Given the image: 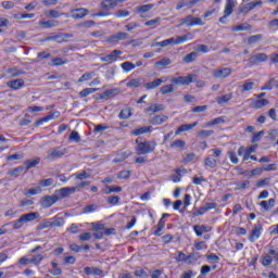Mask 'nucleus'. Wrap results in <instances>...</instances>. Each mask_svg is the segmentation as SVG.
I'll return each instance as SVG.
<instances>
[{
    "instance_id": "nucleus-1",
    "label": "nucleus",
    "mask_w": 278,
    "mask_h": 278,
    "mask_svg": "<svg viewBox=\"0 0 278 278\" xmlns=\"http://www.w3.org/2000/svg\"><path fill=\"white\" fill-rule=\"evenodd\" d=\"M155 147H157V143H155V141H144L138 143V146L136 147V151L138 155H147V153L155 151Z\"/></svg>"
},
{
    "instance_id": "nucleus-2",
    "label": "nucleus",
    "mask_w": 278,
    "mask_h": 278,
    "mask_svg": "<svg viewBox=\"0 0 278 278\" xmlns=\"http://www.w3.org/2000/svg\"><path fill=\"white\" fill-rule=\"evenodd\" d=\"M194 81V74H188L187 76H176L170 78V84L175 86H190Z\"/></svg>"
},
{
    "instance_id": "nucleus-3",
    "label": "nucleus",
    "mask_w": 278,
    "mask_h": 278,
    "mask_svg": "<svg viewBox=\"0 0 278 278\" xmlns=\"http://www.w3.org/2000/svg\"><path fill=\"white\" fill-rule=\"evenodd\" d=\"M233 8H236V1L233 0H226L225 9H224V16L219 18V23L225 25L227 23L228 16L233 14Z\"/></svg>"
},
{
    "instance_id": "nucleus-4",
    "label": "nucleus",
    "mask_w": 278,
    "mask_h": 278,
    "mask_svg": "<svg viewBox=\"0 0 278 278\" xmlns=\"http://www.w3.org/2000/svg\"><path fill=\"white\" fill-rule=\"evenodd\" d=\"M180 25H186V27H194L195 25H203V20L201 17L189 15L180 20Z\"/></svg>"
},
{
    "instance_id": "nucleus-5",
    "label": "nucleus",
    "mask_w": 278,
    "mask_h": 278,
    "mask_svg": "<svg viewBox=\"0 0 278 278\" xmlns=\"http://www.w3.org/2000/svg\"><path fill=\"white\" fill-rule=\"evenodd\" d=\"M121 55H123L121 50H114L110 54L102 55L100 60L101 62H108L109 64H112V62H116Z\"/></svg>"
},
{
    "instance_id": "nucleus-6",
    "label": "nucleus",
    "mask_w": 278,
    "mask_h": 278,
    "mask_svg": "<svg viewBox=\"0 0 278 278\" xmlns=\"http://www.w3.org/2000/svg\"><path fill=\"white\" fill-rule=\"evenodd\" d=\"M75 192H77V187H63L56 191V197L58 199H66V197H71Z\"/></svg>"
},
{
    "instance_id": "nucleus-7",
    "label": "nucleus",
    "mask_w": 278,
    "mask_h": 278,
    "mask_svg": "<svg viewBox=\"0 0 278 278\" xmlns=\"http://www.w3.org/2000/svg\"><path fill=\"white\" fill-rule=\"evenodd\" d=\"M62 155H66V149L59 147L46 155V160H55L58 157H62Z\"/></svg>"
},
{
    "instance_id": "nucleus-8",
    "label": "nucleus",
    "mask_w": 278,
    "mask_h": 278,
    "mask_svg": "<svg viewBox=\"0 0 278 278\" xmlns=\"http://www.w3.org/2000/svg\"><path fill=\"white\" fill-rule=\"evenodd\" d=\"M231 75V68L229 67H224L219 70L213 71V77L216 79H223L225 77H229Z\"/></svg>"
},
{
    "instance_id": "nucleus-9",
    "label": "nucleus",
    "mask_w": 278,
    "mask_h": 278,
    "mask_svg": "<svg viewBox=\"0 0 278 278\" xmlns=\"http://www.w3.org/2000/svg\"><path fill=\"white\" fill-rule=\"evenodd\" d=\"M56 201H58V197L47 195L41 199L40 205L41 207L47 210V207H51V205L55 204Z\"/></svg>"
},
{
    "instance_id": "nucleus-10",
    "label": "nucleus",
    "mask_w": 278,
    "mask_h": 278,
    "mask_svg": "<svg viewBox=\"0 0 278 278\" xmlns=\"http://www.w3.org/2000/svg\"><path fill=\"white\" fill-rule=\"evenodd\" d=\"M125 0H104L101 2L102 10H114L118 3H123Z\"/></svg>"
},
{
    "instance_id": "nucleus-11",
    "label": "nucleus",
    "mask_w": 278,
    "mask_h": 278,
    "mask_svg": "<svg viewBox=\"0 0 278 278\" xmlns=\"http://www.w3.org/2000/svg\"><path fill=\"white\" fill-rule=\"evenodd\" d=\"M260 236H262V225H256L253 229L251 235L249 236L250 242H255L260 240Z\"/></svg>"
},
{
    "instance_id": "nucleus-12",
    "label": "nucleus",
    "mask_w": 278,
    "mask_h": 278,
    "mask_svg": "<svg viewBox=\"0 0 278 278\" xmlns=\"http://www.w3.org/2000/svg\"><path fill=\"white\" fill-rule=\"evenodd\" d=\"M7 86L12 88V90H21L25 86V81L23 79L9 80Z\"/></svg>"
},
{
    "instance_id": "nucleus-13",
    "label": "nucleus",
    "mask_w": 278,
    "mask_h": 278,
    "mask_svg": "<svg viewBox=\"0 0 278 278\" xmlns=\"http://www.w3.org/2000/svg\"><path fill=\"white\" fill-rule=\"evenodd\" d=\"M40 214L37 212L27 213L22 215L20 218H22L23 224L31 223V220H36V218H39Z\"/></svg>"
},
{
    "instance_id": "nucleus-14",
    "label": "nucleus",
    "mask_w": 278,
    "mask_h": 278,
    "mask_svg": "<svg viewBox=\"0 0 278 278\" xmlns=\"http://www.w3.org/2000/svg\"><path fill=\"white\" fill-rule=\"evenodd\" d=\"M88 14V10L80 8V9H74L71 12L72 18H84Z\"/></svg>"
},
{
    "instance_id": "nucleus-15",
    "label": "nucleus",
    "mask_w": 278,
    "mask_h": 278,
    "mask_svg": "<svg viewBox=\"0 0 278 278\" xmlns=\"http://www.w3.org/2000/svg\"><path fill=\"white\" fill-rule=\"evenodd\" d=\"M251 101V108H253L254 110H261V108H266V105L268 104V100L267 99H261V100H248Z\"/></svg>"
},
{
    "instance_id": "nucleus-16",
    "label": "nucleus",
    "mask_w": 278,
    "mask_h": 278,
    "mask_svg": "<svg viewBox=\"0 0 278 278\" xmlns=\"http://www.w3.org/2000/svg\"><path fill=\"white\" fill-rule=\"evenodd\" d=\"M199 125V122H194L192 124H184L176 130V136H179V134H184V131H190V129H194Z\"/></svg>"
},
{
    "instance_id": "nucleus-17",
    "label": "nucleus",
    "mask_w": 278,
    "mask_h": 278,
    "mask_svg": "<svg viewBox=\"0 0 278 278\" xmlns=\"http://www.w3.org/2000/svg\"><path fill=\"white\" fill-rule=\"evenodd\" d=\"M162 84H164V80L162 78H156L151 83H147L144 85V88L147 90H155V88H160V86H162Z\"/></svg>"
},
{
    "instance_id": "nucleus-18",
    "label": "nucleus",
    "mask_w": 278,
    "mask_h": 278,
    "mask_svg": "<svg viewBox=\"0 0 278 278\" xmlns=\"http://www.w3.org/2000/svg\"><path fill=\"white\" fill-rule=\"evenodd\" d=\"M175 39H176V45H184V42L194 40V35H192L191 33H188L184 36H177L175 37Z\"/></svg>"
},
{
    "instance_id": "nucleus-19",
    "label": "nucleus",
    "mask_w": 278,
    "mask_h": 278,
    "mask_svg": "<svg viewBox=\"0 0 278 278\" xmlns=\"http://www.w3.org/2000/svg\"><path fill=\"white\" fill-rule=\"evenodd\" d=\"M53 118H60V112H54L52 114H49L48 116L39 119L36 125L40 126V125H45V123H49V121H53Z\"/></svg>"
},
{
    "instance_id": "nucleus-20",
    "label": "nucleus",
    "mask_w": 278,
    "mask_h": 278,
    "mask_svg": "<svg viewBox=\"0 0 278 278\" xmlns=\"http://www.w3.org/2000/svg\"><path fill=\"white\" fill-rule=\"evenodd\" d=\"M255 88V83L251 80H245L241 86V92L244 94L251 92Z\"/></svg>"
},
{
    "instance_id": "nucleus-21",
    "label": "nucleus",
    "mask_w": 278,
    "mask_h": 278,
    "mask_svg": "<svg viewBox=\"0 0 278 278\" xmlns=\"http://www.w3.org/2000/svg\"><path fill=\"white\" fill-rule=\"evenodd\" d=\"M113 192H123V188L118 186H106L102 189L103 194H112Z\"/></svg>"
},
{
    "instance_id": "nucleus-22",
    "label": "nucleus",
    "mask_w": 278,
    "mask_h": 278,
    "mask_svg": "<svg viewBox=\"0 0 278 278\" xmlns=\"http://www.w3.org/2000/svg\"><path fill=\"white\" fill-rule=\"evenodd\" d=\"M204 166L207 168H216V166H218V160L214 159L212 155H208L204 161Z\"/></svg>"
},
{
    "instance_id": "nucleus-23",
    "label": "nucleus",
    "mask_w": 278,
    "mask_h": 278,
    "mask_svg": "<svg viewBox=\"0 0 278 278\" xmlns=\"http://www.w3.org/2000/svg\"><path fill=\"white\" fill-rule=\"evenodd\" d=\"M40 192H42V188L37 186L35 188L26 189L24 191V197H36V194H40Z\"/></svg>"
},
{
    "instance_id": "nucleus-24",
    "label": "nucleus",
    "mask_w": 278,
    "mask_h": 278,
    "mask_svg": "<svg viewBox=\"0 0 278 278\" xmlns=\"http://www.w3.org/2000/svg\"><path fill=\"white\" fill-rule=\"evenodd\" d=\"M127 33H118L109 38L110 42H119V40H127Z\"/></svg>"
},
{
    "instance_id": "nucleus-25",
    "label": "nucleus",
    "mask_w": 278,
    "mask_h": 278,
    "mask_svg": "<svg viewBox=\"0 0 278 278\" xmlns=\"http://www.w3.org/2000/svg\"><path fill=\"white\" fill-rule=\"evenodd\" d=\"M142 134H151V126H143L131 131L132 136H142Z\"/></svg>"
},
{
    "instance_id": "nucleus-26",
    "label": "nucleus",
    "mask_w": 278,
    "mask_h": 278,
    "mask_svg": "<svg viewBox=\"0 0 278 278\" xmlns=\"http://www.w3.org/2000/svg\"><path fill=\"white\" fill-rule=\"evenodd\" d=\"M193 230L195 236H203V233H207V231H212V228L207 226H194Z\"/></svg>"
},
{
    "instance_id": "nucleus-27",
    "label": "nucleus",
    "mask_w": 278,
    "mask_h": 278,
    "mask_svg": "<svg viewBox=\"0 0 278 278\" xmlns=\"http://www.w3.org/2000/svg\"><path fill=\"white\" fill-rule=\"evenodd\" d=\"M39 25L45 26L46 29H51V27H58V25H60V22L55 20L41 21L39 22Z\"/></svg>"
},
{
    "instance_id": "nucleus-28",
    "label": "nucleus",
    "mask_w": 278,
    "mask_h": 278,
    "mask_svg": "<svg viewBox=\"0 0 278 278\" xmlns=\"http://www.w3.org/2000/svg\"><path fill=\"white\" fill-rule=\"evenodd\" d=\"M166 121H168V117L165 115H157L155 117H153L150 123L152 125H163V123H166Z\"/></svg>"
},
{
    "instance_id": "nucleus-29",
    "label": "nucleus",
    "mask_w": 278,
    "mask_h": 278,
    "mask_svg": "<svg viewBox=\"0 0 278 278\" xmlns=\"http://www.w3.org/2000/svg\"><path fill=\"white\" fill-rule=\"evenodd\" d=\"M142 85V79L140 78H134L126 83L127 88H140Z\"/></svg>"
},
{
    "instance_id": "nucleus-30",
    "label": "nucleus",
    "mask_w": 278,
    "mask_h": 278,
    "mask_svg": "<svg viewBox=\"0 0 278 278\" xmlns=\"http://www.w3.org/2000/svg\"><path fill=\"white\" fill-rule=\"evenodd\" d=\"M175 85L172 83L170 85H164L161 87L160 92L163 94H170V92H175Z\"/></svg>"
},
{
    "instance_id": "nucleus-31",
    "label": "nucleus",
    "mask_w": 278,
    "mask_h": 278,
    "mask_svg": "<svg viewBox=\"0 0 278 278\" xmlns=\"http://www.w3.org/2000/svg\"><path fill=\"white\" fill-rule=\"evenodd\" d=\"M233 96L231 93H227V94H224V96H220V97H217L216 98V102L219 104V105H223L224 103H229V101H231V98Z\"/></svg>"
},
{
    "instance_id": "nucleus-32",
    "label": "nucleus",
    "mask_w": 278,
    "mask_h": 278,
    "mask_svg": "<svg viewBox=\"0 0 278 278\" xmlns=\"http://www.w3.org/2000/svg\"><path fill=\"white\" fill-rule=\"evenodd\" d=\"M164 110V104H151L147 112H150L151 114H155V112H162Z\"/></svg>"
},
{
    "instance_id": "nucleus-33",
    "label": "nucleus",
    "mask_w": 278,
    "mask_h": 278,
    "mask_svg": "<svg viewBox=\"0 0 278 278\" xmlns=\"http://www.w3.org/2000/svg\"><path fill=\"white\" fill-rule=\"evenodd\" d=\"M97 88H86V89H83L80 92H79V97L81 99H86V97H89V94H93V92H97Z\"/></svg>"
},
{
    "instance_id": "nucleus-34",
    "label": "nucleus",
    "mask_w": 278,
    "mask_h": 278,
    "mask_svg": "<svg viewBox=\"0 0 278 278\" xmlns=\"http://www.w3.org/2000/svg\"><path fill=\"white\" fill-rule=\"evenodd\" d=\"M121 66L124 73H129L130 71H134V68H136V64L129 61L122 63Z\"/></svg>"
},
{
    "instance_id": "nucleus-35",
    "label": "nucleus",
    "mask_w": 278,
    "mask_h": 278,
    "mask_svg": "<svg viewBox=\"0 0 278 278\" xmlns=\"http://www.w3.org/2000/svg\"><path fill=\"white\" fill-rule=\"evenodd\" d=\"M181 173H186V169H176V175H173L170 178L174 184H179V181H181Z\"/></svg>"
},
{
    "instance_id": "nucleus-36",
    "label": "nucleus",
    "mask_w": 278,
    "mask_h": 278,
    "mask_svg": "<svg viewBox=\"0 0 278 278\" xmlns=\"http://www.w3.org/2000/svg\"><path fill=\"white\" fill-rule=\"evenodd\" d=\"M26 168L29 170V168H34V166H38L40 164V157H36L34 160H28L25 163Z\"/></svg>"
},
{
    "instance_id": "nucleus-37",
    "label": "nucleus",
    "mask_w": 278,
    "mask_h": 278,
    "mask_svg": "<svg viewBox=\"0 0 278 278\" xmlns=\"http://www.w3.org/2000/svg\"><path fill=\"white\" fill-rule=\"evenodd\" d=\"M268 60V55L266 53H258L251 58L252 62H266Z\"/></svg>"
},
{
    "instance_id": "nucleus-38",
    "label": "nucleus",
    "mask_w": 278,
    "mask_h": 278,
    "mask_svg": "<svg viewBox=\"0 0 278 278\" xmlns=\"http://www.w3.org/2000/svg\"><path fill=\"white\" fill-rule=\"evenodd\" d=\"M251 29V25L249 24H240L232 27V31H249Z\"/></svg>"
},
{
    "instance_id": "nucleus-39",
    "label": "nucleus",
    "mask_w": 278,
    "mask_h": 278,
    "mask_svg": "<svg viewBox=\"0 0 278 278\" xmlns=\"http://www.w3.org/2000/svg\"><path fill=\"white\" fill-rule=\"evenodd\" d=\"M184 147H186V141L181 139H177L170 143L172 149H184Z\"/></svg>"
},
{
    "instance_id": "nucleus-40",
    "label": "nucleus",
    "mask_w": 278,
    "mask_h": 278,
    "mask_svg": "<svg viewBox=\"0 0 278 278\" xmlns=\"http://www.w3.org/2000/svg\"><path fill=\"white\" fill-rule=\"evenodd\" d=\"M165 225H166V220H164V218H161L157 224V229L154 231V236H160Z\"/></svg>"
},
{
    "instance_id": "nucleus-41",
    "label": "nucleus",
    "mask_w": 278,
    "mask_h": 278,
    "mask_svg": "<svg viewBox=\"0 0 278 278\" xmlns=\"http://www.w3.org/2000/svg\"><path fill=\"white\" fill-rule=\"evenodd\" d=\"M191 5H194V2H192V1L188 2L186 0H181L176 5V10H181V8H190Z\"/></svg>"
},
{
    "instance_id": "nucleus-42",
    "label": "nucleus",
    "mask_w": 278,
    "mask_h": 278,
    "mask_svg": "<svg viewBox=\"0 0 278 278\" xmlns=\"http://www.w3.org/2000/svg\"><path fill=\"white\" fill-rule=\"evenodd\" d=\"M42 260H45V255L42 254H37L30 258L31 264H34V266H38L40 262H42Z\"/></svg>"
},
{
    "instance_id": "nucleus-43",
    "label": "nucleus",
    "mask_w": 278,
    "mask_h": 278,
    "mask_svg": "<svg viewBox=\"0 0 278 278\" xmlns=\"http://www.w3.org/2000/svg\"><path fill=\"white\" fill-rule=\"evenodd\" d=\"M73 177H75L78 181H81L84 179H88L90 177V174L86 172H80V173L74 174Z\"/></svg>"
},
{
    "instance_id": "nucleus-44",
    "label": "nucleus",
    "mask_w": 278,
    "mask_h": 278,
    "mask_svg": "<svg viewBox=\"0 0 278 278\" xmlns=\"http://www.w3.org/2000/svg\"><path fill=\"white\" fill-rule=\"evenodd\" d=\"M92 77H94V72L91 73H86L83 76H80V78L78 79V81L81 84L84 81H90V79H92Z\"/></svg>"
},
{
    "instance_id": "nucleus-45",
    "label": "nucleus",
    "mask_w": 278,
    "mask_h": 278,
    "mask_svg": "<svg viewBox=\"0 0 278 278\" xmlns=\"http://www.w3.org/2000/svg\"><path fill=\"white\" fill-rule=\"evenodd\" d=\"M70 140L72 142H80L81 141V137L79 136V132L73 130L70 135Z\"/></svg>"
},
{
    "instance_id": "nucleus-46",
    "label": "nucleus",
    "mask_w": 278,
    "mask_h": 278,
    "mask_svg": "<svg viewBox=\"0 0 278 278\" xmlns=\"http://www.w3.org/2000/svg\"><path fill=\"white\" fill-rule=\"evenodd\" d=\"M131 177V170H122L117 174V179H129Z\"/></svg>"
},
{
    "instance_id": "nucleus-47",
    "label": "nucleus",
    "mask_w": 278,
    "mask_h": 278,
    "mask_svg": "<svg viewBox=\"0 0 278 278\" xmlns=\"http://www.w3.org/2000/svg\"><path fill=\"white\" fill-rule=\"evenodd\" d=\"M39 186H40V188H49V186H53V179L48 178V179H45V180H40Z\"/></svg>"
},
{
    "instance_id": "nucleus-48",
    "label": "nucleus",
    "mask_w": 278,
    "mask_h": 278,
    "mask_svg": "<svg viewBox=\"0 0 278 278\" xmlns=\"http://www.w3.org/2000/svg\"><path fill=\"white\" fill-rule=\"evenodd\" d=\"M130 116H131V110H129V109H124L119 113V118H122V119H127Z\"/></svg>"
},
{
    "instance_id": "nucleus-49",
    "label": "nucleus",
    "mask_w": 278,
    "mask_h": 278,
    "mask_svg": "<svg viewBox=\"0 0 278 278\" xmlns=\"http://www.w3.org/2000/svg\"><path fill=\"white\" fill-rule=\"evenodd\" d=\"M34 205V199H24L20 202V207H29Z\"/></svg>"
},
{
    "instance_id": "nucleus-50",
    "label": "nucleus",
    "mask_w": 278,
    "mask_h": 278,
    "mask_svg": "<svg viewBox=\"0 0 278 278\" xmlns=\"http://www.w3.org/2000/svg\"><path fill=\"white\" fill-rule=\"evenodd\" d=\"M106 201L110 205H118V201H121V198L118 195H111L108 198Z\"/></svg>"
},
{
    "instance_id": "nucleus-51",
    "label": "nucleus",
    "mask_w": 278,
    "mask_h": 278,
    "mask_svg": "<svg viewBox=\"0 0 278 278\" xmlns=\"http://www.w3.org/2000/svg\"><path fill=\"white\" fill-rule=\"evenodd\" d=\"M228 156H229V160H230V162H231L232 164H238V162H240V161L238 160V155H237L236 152L232 151V150H230V151L228 152Z\"/></svg>"
},
{
    "instance_id": "nucleus-52",
    "label": "nucleus",
    "mask_w": 278,
    "mask_h": 278,
    "mask_svg": "<svg viewBox=\"0 0 278 278\" xmlns=\"http://www.w3.org/2000/svg\"><path fill=\"white\" fill-rule=\"evenodd\" d=\"M129 11L127 10H119L115 13L116 18H127L129 16Z\"/></svg>"
},
{
    "instance_id": "nucleus-53",
    "label": "nucleus",
    "mask_w": 278,
    "mask_h": 278,
    "mask_svg": "<svg viewBox=\"0 0 278 278\" xmlns=\"http://www.w3.org/2000/svg\"><path fill=\"white\" fill-rule=\"evenodd\" d=\"M220 123H225V119L223 117H216L213 121L208 122L206 124V127H212L213 125H220Z\"/></svg>"
},
{
    "instance_id": "nucleus-54",
    "label": "nucleus",
    "mask_w": 278,
    "mask_h": 278,
    "mask_svg": "<svg viewBox=\"0 0 278 278\" xmlns=\"http://www.w3.org/2000/svg\"><path fill=\"white\" fill-rule=\"evenodd\" d=\"M264 173V169L262 167L254 168L250 172L249 177H260Z\"/></svg>"
},
{
    "instance_id": "nucleus-55",
    "label": "nucleus",
    "mask_w": 278,
    "mask_h": 278,
    "mask_svg": "<svg viewBox=\"0 0 278 278\" xmlns=\"http://www.w3.org/2000/svg\"><path fill=\"white\" fill-rule=\"evenodd\" d=\"M63 64H66V60L62 58L52 59V66H62Z\"/></svg>"
},
{
    "instance_id": "nucleus-56",
    "label": "nucleus",
    "mask_w": 278,
    "mask_h": 278,
    "mask_svg": "<svg viewBox=\"0 0 278 278\" xmlns=\"http://www.w3.org/2000/svg\"><path fill=\"white\" fill-rule=\"evenodd\" d=\"M161 45H162V47H168L170 45H177V41H176L175 37H172L169 39L163 40Z\"/></svg>"
},
{
    "instance_id": "nucleus-57",
    "label": "nucleus",
    "mask_w": 278,
    "mask_h": 278,
    "mask_svg": "<svg viewBox=\"0 0 278 278\" xmlns=\"http://www.w3.org/2000/svg\"><path fill=\"white\" fill-rule=\"evenodd\" d=\"M170 64H172V61L168 58H164L161 61L155 63L156 66H168Z\"/></svg>"
},
{
    "instance_id": "nucleus-58",
    "label": "nucleus",
    "mask_w": 278,
    "mask_h": 278,
    "mask_svg": "<svg viewBox=\"0 0 278 278\" xmlns=\"http://www.w3.org/2000/svg\"><path fill=\"white\" fill-rule=\"evenodd\" d=\"M90 238H92V233H90V232H84L78 236V239L81 240L83 242H88V240H90Z\"/></svg>"
},
{
    "instance_id": "nucleus-59",
    "label": "nucleus",
    "mask_w": 278,
    "mask_h": 278,
    "mask_svg": "<svg viewBox=\"0 0 278 278\" xmlns=\"http://www.w3.org/2000/svg\"><path fill=\"white\" fill-rule=\"evenodd\" d=\"M264 134H265L264 130L256 132L252 138V142H260L264 137Z\"/></svg>"
},
{
    "instance_id": "nucleus-60",
    "label": "nucleus",
    "mask_w": 278,
    "mask_h": 278,
    "mask_svg": "<svg viewBox=\"0 0 278 278\" xmlns=\"http://www.w3.org/2000/svg\"><path fill=\"white\" fill-rule=\"evenodd\" d=\"M254 4L252 2L247 3L244 7H241L239 12L244 13V12H251L253 10Z\"/></svg>"
},
{
    "instance_id": "nucleus-61",
    "label": "nucleus",
    "mask_w": 278,
    "mask_h": 278,
    "mask_svg": "<svg viewBox=\"0 0 278 278\" xmlns=\"http://www.w3.org/2000/svg\"><path fill=\"white\" fill-rule=\"evenodd\" d=\"M263 266H270L273 264V257L270 255H265L262 261Z\"/></svg>"
},
{
    "instance_id": "nucleus-62",
    "label": "nucleus",
    "mask_w": 278,
    "mask_h": 278,
    "mask_svg": "<svg viewBox=\"0 0 278 278\" xmlns=\"http://www.w3.org/2000/svg\"><path fill=\"white\" fill-rule=\"evenodd\" d=\"M135 276L139 278H147L149 277V274H147L144 269H137L135 271Z\"/></svg>"
},
{
    "instance_id": "nucleus-63",
    "label": "nucleus",
    "mask_w": 278,
    "mask_h": 278,
    "mask_svg": "<svg viewBox=\"0 0 278 278\" xmlns=\"http://www.w3.org/2000/svg\"><path fill=\"white\" fill-rule=\"evenodd\" d=\"M13 229H21L25 224L23 223V219L20 217L17 220L12 223Z\"/></svg>"
},
{
    "instance_id": "nucleus-64",
    "label": "nucleus",
    "mask_w": 278,
    "mask_h": 278,
    "mask_svg": "<svg viewBox=\"0 0 278 278\" xmlns=\"http://www.w3.org/2000/svg\"><path fill=\"white\" fill-rule=\"evenodd\" d=\"M268 27L270 29H274L275 31H277V29H278V18H275V20L270 21L268 23Z\"/></svg>"
}]
</instances>
